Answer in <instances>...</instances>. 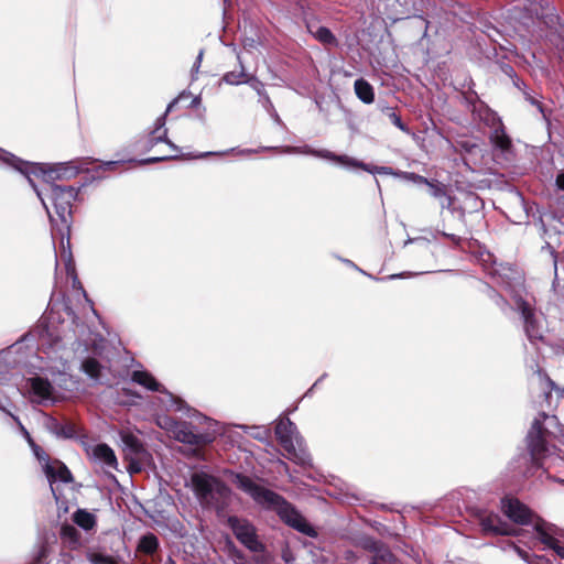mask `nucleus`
I'll use <instances>...</instances> for the list:
<instances>
[{
    "mask_svg": "<svg viewBox=\"0 0 564 564\" xmlns=\"http://www.w3.org/2000/svg\"><path fill=\"white\" fill-rule=\"evenodd\" d=\"M399 276H401V274H392V275L389 276V279H395V278H399Z\"/></svg>",
    "mask_w": 564,
    "mask_h": 564,
    "instance_id": "bf43d9fd",
    "label": "nucleus"
},
{
    "mask_svg": "<svg viewBox=\"0 0 564 564\" xmlns=\"http://www.w3.org/2000/svg\"><path fill=\"white\" fill-rule=\"evenodd\" d=\"M115 164H116V162H107L106 166L110 167V166H113Z\"/></svg>",
    "mask_w": 564,
    "mask_h": 564,
    "instance_id": "4d7b16f0",
    "label": "nucleus"
},
{
    "mask_svg": "<svg viewBox=\"0 0 564 564\" xmlns=\"http://www.w3.org/2000/svg\"><path fill=\"white\" fill-rule=\"evenodd\" d=\"M203 55H204V51L200 50L197 57H196V61L192 67V76L194 77L198 70H199V67H200V64H202V61H203Z\"/></svg>",
    "mask_w": 564,
    "mask_h": 564,
    "instance_id": "ea45409f",
    "label": "nucleus"
},
{
    "mask_svg": "<svg viewBox=\"0 0 564 564\" xmlns=\"http://www.w3.org/2000/svg\"><path fill=\"white\" fill-rule=\"evenodd\" d=\"M45 426L50 433L57 437L72 438L75 435V427L70 423H62L55 417L48 416Z\"/></svg>",
    "mask_w": 564,
    "mask_h": 564,
    "instance_id": "4be33fe9",
    "label": "nucleus"
},
{
    "mask_svg": "<svg viewBox=\"0 0 564 564\" xmlns=\"http://www.w3.org/2000/svg\"><path fill=\"white\" fill-rule=\"evenodd\" d=\"M556 186L558 189H562L564 191V173H560L557 176H556Z\"/></svg>",
    "mask_w": 564,
    "mask_h": 564,
    "instance_id": "c03bdc74",
    "label": "nucleus"
},
{
    "mask_svg": "<svg viewBox=\"0 0 564 564\" xmlns=\"http://www.w3.org/2000/svg\"><path fill=\"white\" fill-rule=\"evenodd\" d=\"M185 96V93H182L177 98L173 99L166 107V110L163 115H161L154 122V129L149 132L145 141L147 150L152 149L159 142H165L173 151L178 152V148L167 139V129L165 128L166 116L169 112L173 110L175 105L178 102L181 98Z\"/></svg>",
    "mask_w": 564,
    "mask_h": 564,
    "instance_id": "9b49d317",
    "label": "nucleus"
},
{
    "mask_svg": "<svg viewBox=\"0 0 564 564\" xmlns=\"http://www.w3.org/2000/svg\"><path fill=\"white\" fill-rule=\"evenodd\" d=\"M494 299L501 308H505L507 302L500 295H495Z\"/></svg>",
    "mask_w": 564,
    "mask_h": 564,
    "instance_id": "de8ad7c7",
    "label": "nucleus"
},
{
    "mask_svg": "<svg viewBox=\"0 0 564 564\" xmlns=\"http://www.w3.org/2000/svg\"><path fill=\"white\" fill-rule=\"evenodd\" d=\"M490 139L494 145L502 151H507L511 147V140L505 132L502 122L499 119L497 127L491 132Z\"/></svg>",
    "mask_w": 564,
    "mask_h": 564,
    "instance_id": "bb28decb",
    "label": "nucleus"
},
{
    "mask_svg": "<svg viewBox=\"0 0 564 564\" xmlns=\"http://www.w3.org/2000/svg\"><path fill=\"white\" fill-rule=\"evenodd\" d=\"M356 545L372 554L370 564H393L394 562V555L390 549L371 536L359 538Z\"/></svg>",
    "mask_w": 564,
    "mask_h": 564,
    "instance_id": "ddd939ff",
    "label": "nucleus"
},
{
    "mask_svg": "<svg viewBox=\"0 0 564 564\" xmlns=\"http://www.w3.org/2000/svg\"><path fill=\"white\" fill-rule=\"evenodd\" d=\"M275 436L286 453V458L300 466H310L312 458L296 425L288 417L280 419L275 425Z\"/></svg>",
    "mask_w": 564,
    "mask_h": 564,
    "instance_id": "39448f33",
    "label": "nucleus"
},
{
    "mask_svg": "<svg viewBox=\"0 0 564 564\" xmlns=\"http://www.w3.org/2000/svg\"><path fill=\"white\" fill-rule=\"evenodd\" d=\"M9 415L13 419V421L19 425V429L22 433V435L26 438L28 443L29 444H32L34 441L32 440L30 433L28 432V430L23 426V424L21 423V421L19 420L18 416L13 415L12 413H9Z\"/></svg>",
    "mask_w": 564,
    "mask_h": 564,
    "instance_id": "e433bc0d",
    "label": "nucleus"
},
{
    "mask_svg": "<svg viewBox=\"0 0 564 564\" xmlns=\"http://www.w3.org/2000/svg\"><path fill=\"white\" fill-rule=\"evenodd\" d=\"M82 370L86 373L91 380L96 382H101V365L95 358H86L82 362Z\"/></svg>",
    "mask_w": 564,
    "mask_h": 564,
    "instance_id": "cd10ccee",
    "label": "nucleus"
},
{
    "mask_svg": "<svg viewBox=\"0 0 564 564\" xmlns=\"http://www.w3.org/2000/svg\"><path fill=\"white\" fill-rule=\"evenodd\" d=\"M209 154H213L212 152H205L203 154H200L198 158H203V156H206V155H209Z\"/></svg>",
    "mask_w": 564,
    "mask_h": 564,
    "instance_id": "13d9d810",
    "label": "nucleus"
},
{
    "mask_svg": "<svg viewBox=\"0 0 564 564\" xmlns=\"http://www.w3.org/2000/svg\"><path fill=\"white\" fill-rule=\"evenodd\" d=\"M357 163H359L361 165L344 164L343 166L348 167V169H350V167L362 169L372 174L390 175L393 173L392 169L388 167V166H372V165L365 164L364 162H360L358 160H357Z\"/></svg>",
    "mask_w": 564,
    "mask_h": 564,
    "instance_id": "2f4dec72",
    "label": "nucleus"
},
{
    "mask_svg": "<svg viewBox=\"0 0 564 564\" xmlns=\"http://www.w3.org/2000/svg\"><path fill=\"white\" fill-rule=\"evenodd\" d=\"M74 336H68L64 328L62 330H55L53 325H47L45 330L41 334V345H50L53 349H59L67 341L72 340Z\"/></svg>",
    "mask_w": 564,
    "mask_h": 564,
    "instance_id": "aec40b11",
    "label": "nucleus"
},
{
    "mask_svg": "<svg viewBox=\"0 0 564 564\" xmlns=\"http://www.w3.org/2000/svg\"><path fill=\"white\" fill-rule=\"evenodd\" d=\"M517 311L521 314L524 324V332L531 343L542 339V328L535 318L533 307L521 296H514Z\"/></svg>",
    "mask_w": 564,
    "mask_h": 564,
    "instance_id": "f8f14e48",
    "label": "nucleus"
},
{
    "mask_svg": "<svg viewBox=\"0 0 564 564\" xmlns=\"http://www.w3.org/2000/svg\"><path fill=\"white\" fill-rule=\"evenodd\" d=\"M159 546L160 542L156 535L149 532L140 538L137 551L147 555H152L158 551Z\"/></svg>",
    "mask_w": 564,
    "mask_h": 564,
    "instance_id": "393cba45",
    "label": "nucleus"
},
{
    "mask_svg": "<svg viewBox=\"0 0 564 564\" xmlns=\"http://www.w3.org/2000/svg\"><path fill=\"white\" fill-rule=\"evenodd\" d=\"M270 112H271V116L273 117V119H274L278 123H280V122H281L280 117H279V115L276 113V111L274 110V108H273V109H271V111H270Z\"/></svg>",
    "mask_w": 564,
    "mask_h": 564,
    "instance_id": "8fccbe9b",
    "label": "nucleus"
},
{
    "mask_svg": "<svg viewBox=\"0 0 564 564\" xmlns=\"http://www.w3.org/2000/svg\"><path fill=\"white\" fill-rule=\"evenodd\" d=\"M91 455L95 460L104 464L106 467L116 469L118 466L115 452L107 444L102 443L94 446L91 449Z\"/></svg>",
    "mask_w": 564,
    "mask_h": 564,
    "instance_id": "412c9836",
    "label": "nucleus"
},
{
    "mask_svg": "<svg viewBox=\"0 0 564 564\" xmlns=\"http://www.w3.org/2000/svg\"><path fill=\"white\" fill-rule=\"evenodd\" d=\"M430 187V194L435 198H443L444 200L441 203L442 208H448L452 205V197L446 194V188L443 184L434 183L430 181V184H426Z\"/></svg>",
    "mask_w": 564,
    "mask_h": 564,
    "instance_id": "c85d7f7f",
    "label": "nucleus"
},
{
    "mask_svg": "<svg viewBox=\"0 0 564 564\" xmlns=\"http://www.w3.org/2000/svg\"><path fill=\"white\" fill-rule=\"evenodd\" d=\"M194 494L203 508L223 510L229 499V488L214 476L194 473L191 477Z\"/></svg>",
    "mask_w": 564,
    "mask_h": 564,
    "instance_id": "20e7f679",
    "label": "nucleus"
},
{
    "mask_svg": "<svg viewBox=\"0 0 564 564\" xmlns=\"http://www.w3.org/2000/svg\"><path fill=\"white\" fill-rule=\"evenodd\" d=\"M43 471L51 485V490L55 496L53 484L55 481L70 482L73 480L69 469L63 463L55 460L53 463L46 462L43 464Z\"/></svg>",
    "mask_w": 564,
    "mask_h": 564,
    "instance_id": "a211bd4d",
    "label": "nucleus"
},
{
    "mask_svg": "<svg viewBox=\"0 0 564 564\" xmlns=\"http://www.w3.org/2000/svg\"><path fill=\"white\" fill-rule=\"evenodd\" d=\"M164 564H176V562L172 557H169Z\"/></svg>",
    "mask_w": 564,
    "mask_h": 564,
    "instance_id": "6e6d98bb",
    "label": "nucleus"
},
{
    "mask_svg": "<svg viewBox=\"0 0 564 564\" xmlns=\"http://www.w3.org/2000/svg\"><path fill=\"white\" fill-rule=\"evenodd\" d=\"M513 84L514 86H517L519 89L523 90V93L525 91L524 88L527 87L525 84L523 82H521L516 75H514V80H513Z\"/></svg>",
    "mask_w": 564,
    "mask_h": 564,
    "instance_id": "49530a36",
    "label": "nucleus"
},
{
    "mask_svg": "<svg viewBox=\"0 0 564 564\" xmlns=\"http://www.w3.org/2000/svg\"><path fill=\"white\" fill-rule=\"evenodd\" d=\"M29 387L34 402L44 403L55 400L54 388L48 380L34 377L29 380Z\"/></svg>",
    "mask_w": 564,
    "mask_h": 564,
    "instance_id": "f3484780",
    "label": "nucleus"
},
{
    "mask_svg": "<svg viewBox=\"0 0 564 564\" xmlns=\"http://www.w3.org/2000/svg\"><path fill=\"white\" fill-rule=\"evenodd\" d=\"M544 423H546L549 426L556 425L557 417L555 415H547L545 413H541L539 417L534 419L527 436L528 447L534 459H539L549 453L545 440V435L549 432L546 429H544Z\"/></svg>",
    "mask_w": 564,
    "mask_h": 564,
    "instance_id": "0eeeda50",
    "label": "nucleus"
},
{
    "mask_svg": "<svg viewBox=\"0 0 564 564\" xmlns=\"http://www.w3.org/2000/svg\"><path fill=\"white\" fill-rule=\"evenodd\" d=\"M0 163L15 169L17 171H19L21 174H23L26 177L30 185L35 189L37 197L41 199L42 204L44 205L45 209L47 210L50 219L53 221L54 218L51 215L50 209L45 203V199L42 196V192L36 189L35 184L33 183V180H32V175H35V176L41 175L43 177L44 182L51 183L52 181H55V180L69 178L72 176L76 175L78 171L72 166L64 164V163H59L54 166H51L50 164H39V163H32L29 161H23L1 148H0Z\"/></svg>",
    "mask_w": 564,
    "mask_h": 564,
    "instance_id": "f03ea898",
    "label": "nucleus"
},
{
    "mask_svg": "<svg viewBox=\"0 0 564 564\" xmlns=\"http://www.w3.org/2000/svg\"><path fill=\"white\" fill-rule=\"evenodd\" d=\"M260 101L268 111H271V109H273V105L267 93L260 97Z\"/></svg>",
    "mask_w": 564,
    "mask_h": 564,
    "instance_id": "79ce46f5",
    "label": "nucleus"
},
{
    "mask_svg": "<svg viewBox=\"0 0 564 564\" xmlns=\"http://www.w3.org/2000/svg\"><path fill=\"white\" fill-rule=\"evenodd\" d=\"M228 527L232 530L237 540L249 551L260 553L264 551L263 543L259 540L254 525L235 516L227 519Z\"/></svg>",
    "mask_w": 564,
    "mask_h": 564,
    "instance_id": "6e6552de",
    "label": "nucleus"
},
{
    "mask_svg": "<svg viewBox=\"0 0 564 564\" xmlns=\"http://www.w3.org/2000/svg\"><path fill=\"white\" fill-rule=\"evenodd\" d=\"M382 111L389 117L390 121L399 128L401 131H408L406 127L401 120V117L393 110V108L387 107Z\"/></svg>",
    "mask_w": 564,
    "mask_h": 564,
    "instance_id": "473e14b6",
    "label": "nucleus"
},
{
    "mask_svg": "<svg viewBox=\"0 0 564 564\" xmlns=\"http://www.w3.org/2000/svg\"><path fill=\"white\" fill-rule=\"evenodd\" d=\"M30 446L32 447L34 455L40 462H42L43 464L50 462L48 455L39 445H36L33 442L32 444H30Z\"/></svg>",
    "mask_w": 564,
    "mask_h": 564,
    "instance_id": "c9c22d12",
    "label": "nucleus"
},
{
    "mask_svg": "<svg viewBox=\"0 0 564 564\" xmlns=\"http://www.w3.org/2000/svg\"><path fill=\"white\" fill-rule=\"evenodd\" d=\"M310 33L324 45L337 46L338 42L332 31L326 26H308Z\"/></svg>",
    "mask_w": 564,
    "mask_h": 564,
    "instance_id": "a878e982",
    "label": "nucleus"
},
{
    "mask_svg": "<svg viewBox=\"0 0 564 564\" xmlns=\"http://www.w3.org/2000/svg\"><path fill=\"white\" fill-rule=\"evenodd\" d=\"M508 547L512 550L514 553H517L524 561H529V553L517 546L514 543H509Z\"/></svg>",
    "mask_w": 564,
    "mask_h": 564,
    "instance_id": "58836bf2",
    "label": "nucleus"
},
{
    "mask_svg": "<svg viewBox=\"0 0 564 564\" xmlns=\"http://www.w3.org/2000/svg\"><path fill=\"white\" fill-rule=\"evenodd\" d=\"M354 89L356 96L364 104H372L375 100V91L373 87L364 78H358L355 80Z\"/></svg>",
    "mask_w": 564,
    "mask_h": 564,
    "instance_id": "5701e85b",
    "label": "nucleus"
},
{
    "mask_svg": "<svg viewBox=\"0 0 564 564\" xmlns=\"http://www.w3.org/2000/svg\"><path fill=\"white\" fill-rule=\"evenodd\" d=\"M46 550L45 547H42L39 554L37 561L41 562L43 557H45Z\"/></svg>",
    "mask_w": 564,
    "mask_h": 564,
    "instance_id": "603ef678",
    "label": "nucleus"
},
{
    "mask_svg": "<svg viewBox=\"0 0 564 564\" xmlns=\"http://www.w3.org/2000/svg\"><path fill=\"white\" fill-rule=\"evenodd\" d=\"M524 96H525V99H527L531 105L536 106V107L539 108V110H540L541 112H543L542 106H541V104H540L536 99H534L533 97H531L527 91H524Z\"/></svg>",
    "mask_w": 564,
    "mask_h": 564,
    "instance_id": "37998d69",
    "label": "nucleus"
},
{
    "mask_svg": "<svg viewBox=\"0 0 564 564\" xmlns=\"http://www.w3.org/2000/svg\"><path fill=\"white\" fill-rule=\"evenodd\" d=\"M404 176L406 180H410L414 183H417V184H430V181L424 177V176H421L419 174H415V173H404Z\"/></svg>",
    "mask_w": 564,
    "mask_h": 564,
    "instance_id": "4c0bfd02",
    "label": "nucleus"
},
{
    "mask_svg": "<svg viewBox=\"0 0 564 564\" xmlns=\"http://www.w3.org/2000/svg\"><path fill=\"white\" fill-rule=\"evenodd\" d=\"M345 560L349 561V562H355L357 561V555L354 551H346L345 552Z\"/></svg>",
    "mask_w": 564,
    "mask_h": 564,
    "instance_id": "a18cd8bd",
    "label": "nucleus"
},
{
    "mask_svg": "<svg viewBox=\"0 0 564 564\" xmlns=\"http://www.w3.org/2000/svg\"><path fill=\"white\" fill-rule=\"evenodd\" d=\"M241 429L245 430V432L250 433V435L261 442H268L271 433L270 430L264 426H247L241 425Z\"/></svg>",
    "mask_w": 564,
    "mask_h": 564,
    "instance_id": "7c9ffc66",
    "label": "nucleus"
},
{
    "mask_svg": "<svg viewBox=\"0 0 564 564\" xmlns=\"http://www.w3.org/2000/svg\"><path fill=\"white\" fill-rule=\"evenodd\" d=\"M59 259L65 265L66 274L69 278H72V280H73V288L82 290L84 293V296L87 297V294L83 290V286L77 278V274H76L75 264H74L70 248H69V240H67L66 246L64 245V241L62 240V252H61ZM86 300L89 302L93 312L96 313V311L93 308V303L88 299H86Z\"/></svg>",
    "mask_w": 564,
    "mask_h": 564,
    "instance_id": "6ab92c4d",
    "label": "nucleus"
},
{
    "mask_svg": "<svg viewBox=\"0 0 564 564\" xmlns=\"http://www.w3.org/2000/svg\"><path fill=\"white\" fill-rule=\"evenodd\" d=\"M200 97L199 96H196L193 98L192 102H191V107H197L199 104H200Z\"/></svg>",
    "mask_w": 564,
    "mask_h": 564,
    "instance_id": "09e8293b",
    "label": "nucleus"
},
{
    "mask_svg": "<svg viewBox=\"0 0 564 564\" xmlns=\"http://www.w3.org/2000/svg\"><path fill=\"white\" fill-rule=\"evenodd\" d=\"M89 561L93 564H115L112 557L101 554V553H91L89 554Z\"/></svg>",
    "mask_w": 564,
    "mask_h": 564,
    "instance_id": "72a5a7b5",
    "label": "nucleus"
},
{
    "mask_svg": "<svg viewBox=\"0 0 564 564\" xmlns=\"http://www.w3.org/2000/svg\"><path fill=\"white\" fill-rule=\"evenodd\" d=\"M506 74L510 75V76H514V70L512 67L510 66H507V68L505 69Z\"/></svg>",
    "mask_w": 564,
    "mask_h": 564,
    "instance_id": "864d4df0",
    "label": "nucleus"
},
{
    "mask_svg": "<svg viewBox=\"0 0 564 564\" xmlns=\"http://www.w3.org/2000/svg\"><path fill=\"white\" fill-rule=\"evenodd\" d=\"M283 153H286V154H304V155H313V156H317V158H321V159H325V160H329L334 163H337L339 165H344V164H355V165H360L359 163H357V160L354 159V158H350L348 155H338V154H335L328 150H314L312 149L310 145L305 144V145H301V147H285L283 150H282Z\"/></svg>",
    "mask_w": 564,
    "mask_h": 564,
    "instance_id": "4468645a",
    "label": "nucleus"
},
{
    "mask_svg": "<svg viewBox=\"0 0 564 564\" xmlns=\"http://www.w3.org/2000/svg\"><path fill=\"white\" fill-rule=\"evenodd\" d=\"M232 482L250 496L253 501L264 509L275 511L288 525L308 536H315L316 532L306 519L282 496L259 485L249 476L236 474Z\"/></svg>",
    "mask_w": 564,
    "mask_h": 564,
    "instance_id": "f257e3e1",
    "label": "nucleus"
},
{
    "mask_svg": "<svg viewBox=\"0 0 564 564\" xmlns=\"http://www.w3.org/2000/svg\"><path fill=\"white\" fill-rule=\"evenodd\" d=\"M248 79H249V77L246 74L243 67H241L240 70L227 72L223 76V82H225L228 85H239L242 83L247 84Z\"/></svg>",
    "mask_w": 564,
    "mask_h": 564,
    "instance_id": "c756f323",
    "label": "nucleus"
},
{
    "mask_svg": "<svg viewBox=\"0 0 564 564\" xmlns=\"http://www.w3.org/2000/svg\"><path fill=\"white\" fill-rule=\"evenodd\" d=\"M479 524L486 534L517 535L518 530L503 521L499 514L484 511L479 514Z\"/></svg>",
    "mask_w": 564,
    "mask_h": 564,
    "instance_id": "2eb2a0df",
    "label": "nucleus"
},
{
    "mask_svg": "<svg viewBox=\"0 0 564 564\" xmlns=\"http://www.w3.org/2000/svg\"><path fill=\"white\" fill-rule=\"evenodd\" d=\"M73 521L85 531L94 529L97 523L96 516L86 509L76 510L73 514Z\"/></svg>",
    "mask_w": 564,
    "mask_h": 564,
    "instance_id": "b1692460",
    "label": "nucleus"
},
{
    "mask_svg": "<svg viewBox=\"0 0 564 564\" xmlns=\"http://www.w3.org/2000/svg\"><path fill=\"white\" fill-rule=\"evenodd\" d=\"M501 511L513 523L520 525L530 524L534 530L536 522L543 521L524 503L512 497H505L501 499Z\"/></svg>",
    "mask_w": 564,
    "mask_h": 564,
    "instance_id": "1a4fd4ad",
    "label": "nucleus"
},
{
    "mask_svg": "<svg viewBox=\"0 0 564 564\" xmlns=\"http://www.w3.org/2000/svg\"><path fill=\"white\" fill-rule=\"evenodd\" d=\"M173 158H175V156L174 155L154 156V158H149V159L142 160L141 163L142 164L155 163V162H160V161H164V160H169V159H173Z\"/></svg>",
    "mask_w": 564,
    "mask_h": 564,
    "instance_id": "a19ab883",
    "label": "nucleus"
},
{
    "mask_svg": "<svg viewBox=\"0 0 564 564\" xmlns=\"http://www.w3.org/2000/svg\"><path fill=\"white\" fill-rule=\"evenodd\" d=\"M47 197L61 223L68 230L72 219V204L78 195V189L73 186H59L50 184Z\"/></svg>",
    "mask_w": 564,
    "mask_h": 564,
    "instance_id": "423d86ee",
    "label": "nucleus"
},
{
    "mask_svg": "<svg viewBox=\"0 0 564 564\" xmlns=\"http://www.w3.org/2000/svg\"><path fill=\"white\" fill-rule=\"evenodd\" d=\"M200 423L206 425L204 431H196L192 423L175 421L171 417H163L159 424L173 433L174 437L182 443L189 445H206L221 434L219 423L204 415H198Z\"/></svg>",
    "mask_w": 564,
    "mask_h": 564,
    "instance_id": "7ed1b4c3",
    "label": "nucleus"
},
{
    "mask_svg": "<svg viewBox=\"0 0 564 564\" xmlns=\"http://www.w3.org/2000/svg\"><path fill=\"white\" fill-rule=\"evenodd\" d=\"M131 380L148 390L158 391L164 394V406L167 410L182 411L184 403L181 399L174 397L171 392L164 389V387L156 381V379L148 371L135 370L131 375Z\"/></svg>",
    "mask_w": 564,
    "mask_h": 564,
    "instance_id": "9d476101",
    "label": "nucleus"
},
{
    "mask_svg": "<svg viewBox=\"0 0 564 564\" xmlns=\"http://www.w3.org/2000/svg\"><path fill=\"white\" fill-rule=\"evenodd\" d=\"M247 84L250 85V87L257 91V94L261 97L265 94L264 85L262 82L254 77H250L247 82Z\"/></svg>",
    "mask_w": 564,
    "mask_h": 564,
    "instance_id": "f704fd0d",
    "label": "nucleus"
},
{
    "mask_svg": "<svg viewBox=\"0 0 564 564\" xmlns=\"http://www.w3.org/2000/svg\"><path fill=\"white\" fill-rule=\"evenodd\" d=\"M555 525L546 521H539L535 524V534L546 549H552L561 558H564V546L555 538Z\"/></svg>",
    "mask_w": 564,
    "mask_h": 564,
    "instance_id": "dca6fc26",
    "label": "nucleus"
},
{
    "mask_svg": "<svg viewBox=\"0 0 564 564\" xmlns=\"http://www.w3.org/2000/svg\"><path fill=\"white\" fill-rule=\"evenodd\" d=\"M442 235L444 237L451 238L452 240H456V236L455 235H451V234H446V232H442Z\"/></svg>",
    "mask_w": 564,
    "mask_h": 564,
    "instance_id": "5fc2aeb1",
    "label": "nucleus"
},
{
    "mask_svg": "<svg viewBox=\"0 0 564 564\" xmlns=\"http://www.w3.org/2000/svg\"><path fill=\"white\" fill-rule=\"evenodd\" d=\"M345 263L351 265V267H355V264L350 261V260H345Z\"/></svg>",
    "mask_w": 564,
    "mask_h": 564,
    "instance_id": "052dcab7",
    "label": "nucleus"
},
{
    "mask_svg": "<svg viewBox=\"0 0 564 564\" xmlns=\"http://www.w3.org/2000/svg\"><path fill=\"white\" fill-rule=\"evenodd\" d=\"M126 443L129 444L130 446H133L134 443H135V438L130 436V437H127L126 440Z\"/></svg>",
    "mask_w": 564,
    "mask_h": 564,
    "instance_id": "3c124183",
    "label": "nucleus"
}]
</instances>
